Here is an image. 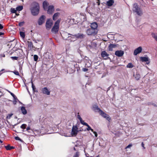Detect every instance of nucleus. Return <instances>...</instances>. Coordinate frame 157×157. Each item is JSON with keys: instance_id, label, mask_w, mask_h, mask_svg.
<instances>
[{"instance_id": "obj_1", "label": "nucleus", "mask_w": 157, "mask_h": 157, "mask_svg": "<svg viewBox=\"0 0 157 157\" xmlns=\"http://www.w3.org/2000/svg\"><path fill=\"white\" fill-rule=\"evenodd\" d=\"M30 10L33 15H37L39 12L40 6L39 3L36 2H33L30 5Z\"/></svg>"}, {"instance_id": "obj_2", "label": "nucleus", "mask_w": 157, "mask_h": 157, "mask_svg": "<svg viewBox=\"0 0 157 157\" xmlns=\"http://www.w3.org/2000/svg\"><path fill=\"white\" fill-rule=\"evenodd\" d=\"M132 11L140 16H141L143 14L142 10L139 6L137 3H135L133 5Z\"/></svg>"}, {"instance_id": "obj_3", "label": "nucleus", "mask_w": 157, "mask_h": 157, "mask_svg": "<svg viewBox=\"0 0 157 157\" xmlns=\"http://www.w3.org/2000/svg\"><path fill=\"white\" fill-rule=\"evenodd\" d=\"M61 19L59 18L55 22L54 25L52 29V32L55 33H57L59 31V25L60 21H61Z\"/></svg>"}, {"instance_id": "obj_4", "label": "nucleus", "mask_w": 157, "mask_h": 157, "mask_svg": "<svg viewBox=\"0 0 157 157\" xmlns=\"http://www.w3.org/2000/svg\"><path fill=\"white\" fill-rule=\"evenodd\" d=\"M97 33L98 31L95 30L91 28L88 29L86 31V33L88 35H94L96 34Z\"/></svg>"}, {"instance_id": "obj_5", "label": "nucleus", "mask_w": 157, "mask_h": 157, "mask_svg": "<svg viewBox=\"0 0 157 157\" xmlns=\"http://www.w3.org/2000/svg\"><path fill=\"white\" fill-rule=\"evenodd\" d=\"M78 128L77 126H73L71 133L72 136H76L77 135L78 132Z\"/></svg>"}, {"instance_id": "obj_6", "label": "nucleus", "mask_w": 157, "mask_h": 157, "mask_svg": "<svg viewBox=\"0 0 157 157\" xmlns=\"http://www.w3.org/2000/svg\"><path fill=\"white\" fill-rule=\"evenodd\" d=\"M27 43L28 47L30 49L35 50L36 49H39L41 48V46L40 47H36L34 46L33 43L31 41H28Z\"/></svg>"}, {"instance_id": "obj_7", "label": "nucleus", "mask_w": 157, "mask_h": 157, "mask_svg": "<svg viewBox=\"0 0 157 157\" xmlns=\"http://www.w3.org/2000/svg\"><path fill=\"white\" fill-rule=\"evenodd\" d=\"M46 17L44 15H42L39 18L38 23L39 25H41L45 22Z\"/></svg>"}, {"instance_id": "obj_8", "label": "nucleus", "mask_w": 157, "mask_h": 157, "mask_svg": "<svg viewBox=\"0 0 157 157\" xmlns=\"http://www.w3.org/2000/svg\"><path fill=\"white\" fill-rule=\"evenodd\" d=\"M53 25V22L52 20L48 19L46 23V27L47 29H50Z\"/></svg>"}, {"instance_id": "obj_9", "label": "nucleus", "mask_w": 157, "mask_h": 157, "mask_svg": "<svg viewBox=\"0 0 157 157\" xmlns=\"http://www.w3.org/2000/svg\"><path fill=\"white\" fill-rule=\"evenodd\" d=\"M99 113L100 115L104 118H106V119L109 121L111 120V118L109 115L103 112L102 110H101Z\"/></svg>"}, {"instance_id": "obj_10", "label": "nucleus", "mask_w": 157, "mask_h": 157, "mask_svg": "<svg viewBox=\"0 0 157 157\" xmlns=\"http://www.w3.org/2000/svg\"><path fill=\"white\" fill-rule=\"evenodd\" d=\"M119 47V45L118 44H110L108 46V49L109 51H112L113 48Z\"/></svg>"}, {"instance_id": "obj_11", "label": "nucleus", "mask_w": 157, "mask_h": 157, "mask_svg": "<svg viewBox=\"0 0 157 157\" xmlns=\"http://www.w3.org/2000/svg\"><path fill=\"white\" fill-rule=\"evenodd\" d=\"M54 11V8L53 6H50L48 8L47 13L49 14H52Z\"/></svg>"}, {"instance_id": "obj_12", "label": "nucleus", "mask_w": 157, "mask_h": 157, "mask_svg": "<svg viewBox=\"0 0 157 157\" xmlns=\"http://www.w3.org/2000/svg\"><path fill=\"white\" fill-rule=\"evenodd\" d=\"M68 35H71L77 38L82 39L85 37V35L83 34L78 33L74 35H72L68 33Z\"/></svg>"}, {"instance_id": "obj_13", "label": "nucleus", "mask_w": 157, "mask_h": 157, "mask_svg": "<svg viewBox=\"0 0 157 157\" xmlns=\"http://www.w3.org/2000/svg\"><path fill=\"white\" fill-rule=\"evenodd\" d=\"M124 54V52L122 50H117L115 52V54L118 57H121Z\"/></svg>"}, {"instance_id": "obj_14", "label": "nucleus", "mask_w": 157, "mask_h": 157, "mask_svg": "<svg viewBox=\"0 0 157 157\" xmlns=\"http://www.w3.org/2000/svg\"><path fill=\"white\" fill-rule=\"evenodd\" d=\"M41 91L43 94L49 95L50 94V92L46 87L42 88Z\"/></svg>"}, {"instance_id": "obj_15", "label": "nucleus", "mask_w": 157, "mask_h": 157, "mask_svg": "<svg viewBox=\"0 0 157 157\" xmlns=\"http://www.w3.org/2000/svg\"><path fill=\"white\" fill-rule=\"evenodd\" d=\"M142 50V48L141 47H139L135 50L134 52V54L136 55L140 53Z\"/></svg>"}, {"instance_id": "obj_16", "label": "nucleus", "mask_w": 157, "mask_h": 157, "mask_svg": "<svg viewBox=\"0 0 157 157\" xmlns=\"http://www.w3.org/2000/svg\"><path fill=\"white\" fill-rule=\"evenodd\" d=\"M91 28L94 29L95 30L98 31L97 28L98 24L96 22H93L91 24Z\"/></svg>"}, {"instance_id": "obj_17", "label": "nucleus", "mask_w": 157, "mask_h": 157, "mask_svg": "<svg viewBox=\"0 0 157 157\" xmlns=\"http://www.w3.org/2000/svg\"><path fill=\"white\" fill-rule=\"evenodd\" d=\"M109 55V54H107L105 51H103L101 52L102 57L105 59H106L108 58Z\"/></svg>"}, {"instance_id": "obj_18", "label": "nucleus", "mask_w": 157, "mask_h": 157, "mask_svg": "<svg viewBox=\"0 0 157 157\" xmlns=\"http://www.w3.org/2000/svg\"><path fill=\"white\" fill-rule=\"evenodd\" d=\"M43 4L44 10H46L48 7V6L49 5L48 3L46 1H45L43 2Z\"/></svg>"}, {"instance_id": "obj_19", "label": "nucleus", "mask_w": 157, "mask_h": 157, "mask_svg": "<svg viewBox=\"0 0 157 157\" xmlns=\"http://www.w3.org/2000/svg\"><path fill=\"white\" fill-rule=\"evenodd\" d=\"M114 2V0H109L106 3V5L109 6H112Z\"/></svg>"}, {"instance_id": "obj_20", "label": "nucleus", "mask_w": 157, "mask_h": 157, "mask_svg": "<svg viewBox=\"0 0 157 157\" xmlns=\"http://www.w3.org/2000/svg\"><path fill=\"white\" fill-rule=\"evenodd\" d=\"M60 14V13L59 12H57L55 13L53 16V20L54 21H56V20L57 19Z\"/></svg>"}, {"instance_id": "obj_21", "label": "nucleus", "mask_w": 157, "mask_h": 157, "mask_svg": "<svg viewBox=\"0 0 157 157\" xmlns=\"http://www.w3.org/2000/svg\"><path fill=\"white\" fill-rule=\"evenodd\" d=\"M140 59V60L142 62H147L149 61V59L148 57H141Z\"/></svg>"}, {"instance_id": "obj_22", "label": "nucleus", "mask_w": 157, "mask_h": 157, "mask_svg": "<svg viewBox=\"0 0 157 157\" xmlns=\"http://www.w3.org/2000/svg\"><path fill=\"white\" fill-rule=\"evenodd\" d=\"M93 109L94 111L97 110L99 113L101 110L98 107V106L96 105H94L93 107Z\"/></svg>"}, {"instance_id": "obj_23", "label": "nucleus", "mask_w": 157, "mask_h": 157, "mask_svg": "<svg viewBox=\"0 0 157 157\" xmlns=\"http://www.w3.org/2000/svg\"><path fill=\"white\" fill-rule=\"evenodd\" d=\"M5 148L7 150H10L11 149H14L15 147L13 146H11L9 144L7 146H5Z\"/></svg>"}, {"instance_id": "obj_24", "label": "nucleus", "mask_w": 157, "mask_h": 157, "mask_svg": "<svg viewBox=\"0 0 157 157\" xmlns=\"http://www.w3.org/2000/svg\"><path fill=\"white\" fill-rule=\"evenodd\" d=\"M21 109L22 112V113L23 114L25 115L27 114V111L26 109H25V107H24V106H22L21 108Z\"/></svg>"}, {"instance_id": "obj_25", "label": "nucleus", "mask_w": 157, "mask_h": 157, "mask_svg": "<svg viewBox=\"0 0 157 157\" xmlns=\"http://www.w3.org/2000/svg\"><path fill=\"white\" fill-rule=\"evenodd\" d=\"M134 76L135 79L137 80H139L140 78V75L139 74L136 73L135 75H134Z\"/></svg>"}, {"instance_id": "obj_26", "label": "nucleus", "mask_w": 157, "mask_h": 157, "mask_svg": "<svg viewBox=\"0 0 157 157\" xmlns=\"http://www.w3.org/2000/svg\"><path fill=\"white\" fill-rule=\"evenodd\" d=\"M79 17L81 19L83 18V20H84L86 19V15L85 14H84V13H80L79 15Z\"/></svg>"}, {"instance_id": "obj_27", "label": "nucleus", "mask_w": 157, "mask_h": 157, "mask_svg": "<svg viewBox=\"0 0 157 157\" xmlns=\"http://www.w3.org/2000/svg\"><path fill=\"white\" fill-rule=\"evenodd\" d=\"M85 124V126L87 127V130H91L92 132H93V129H92L91 127L87 124Z\"/></svg>"}, {"instance_id": "obj_28", "label": "nucleus", "mask_w": 157, "mask_h": 157, "mask_svg": "<svg viewBox=\"0 0 157 157\" xmlns=\"http://www.w3.org/2000/svg\"><path fill=\"white\" fill-rule=\"evenodd\" d=\"M126 67L127 68H132L134 67V65L131 63H130L127 65Z\"/></svg>"}, {"instance_id": "obj_29", "label": "nucleus", "mask_w": 157, "mask_h": 157, "mask_svg": "<svg viewBox=\"0 0 157 157\" xmlns=\"http://www.w3.org/2000/svg\"><path fill=\"white\" fill-rule=\"evenodd\" d=\"M151 35L153 38L157 41V34H155L154 33H151Z\"/></svg>"}, {"instance_id": "obj_30", "label": "nucleus", "mask_w": 157, "mask_h": 157, "mask_svg": "<svg viewBox=\"0 0 157 157\" xmlns=\"http://www.w3.org/2000/svg\"><path fill=\"white\" fill-rule=\"evenodd\" d=\"M32 89H33V91L37 92V90H36V91L35 90L36 88L35 86L34 85L33 82L32 81Z\"/></svg>"}, {"instance_id": "obj_31", "label": "nucleus", "mask_w": 157, "mask_h": 157, "mask_svg": "<svg viewBox=\"0 0 157 157\" xmlns=\"http://www.w3.org/2000/svg\"><path fill=\"white\" fill-rule=\"evenodd\" d=\"M23 9L22 6H19L16 8V10L18 11H21Z\"/></svg>"}, {"instance_id": "obj_32", "label": "nucleus", "mask_w": 157, "mask_h": 157, "mask_svg": "<svg viewBox=\"0 0 157 157\" xmlns=\"http://www.w3.org/2000/svg\"><path fill=\"white\" fill-rule=\"evenodd\" d=\"M20 36L23 38H24L25 36V33L23 32H20Z\"/></svg>"}, {"instance_id": "obj_33", "label": "nucleus", "mask_w": 157, "mask_h": 157, "mask_svg": "<svg viewBox=\"0 0 157 157\" xmlns=\"http://www.w3.org/2000/svg\"><path fill=\"white\" fill-rule=\"evenodd\" d=\"M34 60L35 61H37L38 60V57L37 55H34Z\"/></svg>"}, {"instance_id": "obj_34", "label": "nucleus", "mask_w": 157, "mask_h": 157, "mask_svg": "<svg viewBox=\"0 0 157 157\" xmlns=\"http://www.w3.org/2000/svg\"><path fill=\"white\" fill-rule=\"evenodd\" d=\"M12 72L14 74L17 75L19 76L20 74L19 72L17 71H12Z\"/></svg>"}, {"instance_id": "obj_35", "label": "nucleus", "mask_w": 157, "mask_h": 157, "mask_svg": "<svg viewBox=\"0 0 157 157\" xmlns=\"http://www.w3.org/2000/svg\"><path fill=\"white\" fill-rule=\"evenodd\" d=\"M27 125L26 124H23L21 126V128L22 129H25L26 128Z\"/></svg>"}, {"instance_id": "obj_36", "label": "nucleus", "mask_w": 157, "mask_h": 157, "mask_svg": "<svg viewBox=\"0 0 157 157\" xmlns=\"http://www.w3.org/2000/svg\"><path fill=\"white\" fill-rule=\"evenodd\" d=\"M25 23L24 21L18 23V25L19 26L21 27L23 26Z\"/></svg>"}, {"instance_id": "obj_37", "label": "nucleus", "mask_w": 157, "mask_h": 157, "mask_svg": "<svg viewBox=\"0 0 157 157\" xmlns=\"http://www.w3.org/2000/svg\"><path fill=\"white\" fill-rule=\"evenodd\" d=\"M79 152L78 151L76 152L73 157H79Z\"/></svg>"}, {"instance_id": "obj_38", "label": "nucleus", "mask_w": 157, "mask_h": 157, "mask_svg": "<svg viewBox=\"0 0 157 157\" xmlns=\"http://www.w3.org/2000/svg\"><path fill=\"white\" fill-rule=\"evenodd\" d=\"M17 10H16L14 9H11V13H16L17 12Z\"/></svg>"}, {"instance_id": "obj_39", "label": "nucleus", "mask_w": 157, "mask_h": 157, "mask_svg": "<svg viewBox=\"0 0 157 157\" xmlns=\"http://www.w3.org/2000/svg\"><path fill=\"white\" fill-rule=\"evenodd\" d=\"M11 58L13 59V60H17L18 59V57L17 56H11Z\"/></svg>"}, {"instance_id": "obj_40", "label": "nucleus", "mask_w": 157, "mask_h": 157, "mask_svg": "<svg viewBox=\"0 0 157 157\" xmlns=\"http://www.w3.org/2000/svg\"><path fill=\"white\" fill-rule=\"evenodd\" d=\"M80 121L81 124L84 125H85V124H87V123L85 122L84 121H83L82 119L80 120Z\"/></svg>"}, {"instance_id": "obj_41", "label": "nucleus", "mask_w": 157, "mask_h": 157, "mask_svg": "<svg viewBox=\"0 0 157 157\" xmlns=\"http://www.w3.org/2000/svg\"><path fill=\"white\" fill-rule=\"evenodd\" d=\"M30 129H31V128H30V126H28L26 128V131H28V132H30L29 131V130H30Z\"/></svg>"}, {"instance_id": "obj_42", "label": "nucleus", "mask_w": 157, "mask_h": 157, "mask_svg": "<svg viewBox=\"0 0 157 157\" xmlns=\"http://www.w3.org/2000/svg\"><path fill=\"white\" fill-rule=\"evenodd\" d=\"M15 139L17 140H21V139L19 137H18L17 136H15Z\"/></svg>"}, {"instance_id": "obj_43", "label": "nucleus", "mask_w": 157, "mask_h": 157, "mask_svg": "<svg viewBox=\"0 0 157 157\" xmlns=\"http://www.w3.org/2000/svg\"><path fill=\"white\" fill-rule=\"evenodd\" d=\"M132 146V144H129L128 146H127V147H126L125 148V149H126L128 148H129V147H130Z\"/></svg>"}, {"instance_id": "obj_44", "label": "nucleus", "mask_w": 157, "mask_h": 157, "mask_svg": "<svg viewBox=\"0 0 157 157\" xmlns=\"http://www.w3.org/2000/svg\"><path fill=\"white\" fill-rule=\"evenodd\" d=\"M13 98L14 99V100L17 101H19V100L18 99L17 97H16V96L15 95L14 96V97H13Z\"/></svg>"}, {"instance_id": "obj_45", "label": "nucleus", "mask_w": 157, "mask_h": 157, "mask_svg": "<svg viewBox=\"0 0 157 157\" xmlns=\"http://www.w3.org/2000/svg\"><path fill=\"white\" fill-rule=\"evenodd\" d=\"M17 101H17L13 100V103L14 105H16L17 103Z\"/></svg>"}, {"instance_id": "obj_46", "label": "nucleus", "mask_w": 157, "mask_h": 157, "mask_svg": "<svg viewBox=\"0 0 157 157\" xmlns=\"http://www.w3.org/2000/svg\"><path fill=\"white\" fill-rule=\"evenodd\" d=\"M77 118L78 119H79V121L81 120V119H82L80 115L78 114L77 115Z\"/></svg>"}, {"instance_id": "obj_47", "label": "nucleus", "mask_w": 157, "mask_h": 157, "mask_svg": "<svg viewBox=\"0 0 157 157\" xmlns=\"http://www.w3.org/2000/svg\"><path fill=\"white\" fill-rule=\"evenodd\" d=\"M82 70L86 72L88 70V69L86 68H83Z\"/></svg>"}, {"instance_id": "obj_48", "label": "nucleus", "mask_w": 157, "mask_h": 157, "mask_svg": "<svg viewBox=\"0 0 157 157\" xmlns=\"http://www.w3.org/2000/svg\"><path fill=\"white\" fill-rule=\"evenodd\" d=\"M93 133L94 134V135H95V136L96 137H97V136H98V134H97V133L95 132V131H93Z\"/></svg>"}, {"instance_id": "obj_49", "label": "nucleus", "mask_w": 157, "mask_h": 157, "mask_svg": "<svg viewBox=\"0 0 157 157\" xmlns=\"http://www.w3.org/2000/svg\"><path fill=\"white\" fill-rule=\"evenodd\" d=\"M3 26L2 25L0 24V29H2L3 28Z\"/></svg>"}, {"instance_id": "obj_50", "label": "nucleus", "mask_w": 157, "mask_h": 157, "mask_svg": "<svg viewBox=\"0 0 157 157\" xmlns=\"http://www.w3.org/2000/svg\"><path fill=\"white\" fill-rule=\"evenodd\" d=\"M10 93V94L11 95V96L13 97H14V96H15V95L13 94V93H12L10 92H9Z\"/></svg>"}, {"instance_id": "obj_51", "label": "nucleus", "mask_w": 157, "mask_h": 157, "mask_svg": "<svg viewBox=\"0 0 157 157\" xmlns=\"http://www.w3.org/2000/svg\"><path fill=\"white\" fill-rule=\"evenodd\" d=\"M141 145H142V146L143 147H144V149L145 148V147H144V143L143 142H142V143H141Z\"/></svg>"}, {"instance_id": "obj_52", "label": "nucleus", "mask_w": 157, "mask_h": 157, "mask_svg": "<svg viewBox=\"0 0 157 157\" xmlns=\"http://www.w3.org/2000/svg\"><path fill=\"white\" fill-rule=\"evenodd\" d=\"M4 34V33L0 32V36H1V35H3Z\"/></svg>"}, {"instance_id": "obj_53", "label": "nucleus", "mask_w": 157, "mask_h": 157, "mask_svg": "<svg viewBox=\"0 0 157 157\" xmlns=\"http://www.w3.org/2000/svg\"><path fill=\"white\" fill-rule=\"evenodd\" d=\"M90 66V65L89 66H87V64H86L85 67H89Z\"/></svg>"}, {"instance_id": "obj_54", "label": "nucleus", "mask_w": 157, "mask_h": 157, "mask_svg": "<svg viewBox=\"0 0 157 157\" xmlns=\"http://www.w3.org/2000/svg\"><path fill=\"white\" fill-rule=\"evenodd\" d=\"M0 142L1 143H2V141L1 140H0Z\"/></svg>"}, {"instance_id": "obj_55", "label": "nucleus", "mask_w": 157, "mask_h": 157, "mask_svg": "<svg viewBox=\"0 0 157 157\" xmlns=\"http://www.w3.org/2000/svg\"><path fill=\"white\" fill-rule=\"evenodd\" d=\"M74 150L75 151V150H76V149H75V147H74Z\"/></svg>"}, {"instance_id": "obj_56", "label": "nucleus", "mask_w": 157, "mask_h": 157, "mask_svg": "<svg viewBox=\"0 0 157 157\" xmlns=\"http://www.w3.org/2000/svg\"><path fill=\"white\" fill-rule=\"evenodd\" d=\"M16 14L17 15H18L19 14H17L16 13Z\"/></svg>"}, {"instance_id": "obj_57", "label": "nucleus", "mask_w": 157, "mask_h": 157, "mask_svg": "<svg viewBox=\"0 0 157 157\" xmlns=\"http://www.w3.org/2000/svg\"><path fill=\"white\" fill-rule=\"evenodd\" d=\"M147 64H148L149 63V62H148V63H147Z\"/></svg>"}, {"instance_id": "obj_58", "label": "nucleus", "mask_w": 157, "mask_h": 157, "mask_svg": "<svg viewBox=\"0 0 157 157\" xmlns=\"http://www.w3.org/2000/svg\"><path fill=\"white\" fill-rule=\"evenodd\" d=\"M96 157H99V156L98 155V156H97Z\"/></svg>"}, {"instance_id": "obj_59", "label": "nucleus", "mask_w": 157, "mask_h": 157, "mask_svg": "<svg viewBox=\"0 0 157 157\" xmlns=\"http://www.w3.org/2000/svg\"><path fill=\"white\" fill-rule=\"evenodd\" d=\"M154 106H156V105H155Z\"/></svg>"}, {"instance_id": "obj_60", "label": "nucleus", "mask_w": 157, "mask_h": 157, "mask_svg": "<svg viewBox=\"0 0 157 157\" xmlns=\"http://www.w3.org/2000/svg\"><path fill=\"white\" fill-rule=\"evenodd\" d=\"M75 63L76 64H77V63Z\"/></svg>"}, {"instance_id": "obj_61", "label": "nucleus", "mask_w": 157, "mask_h": 157, "mask_svg": "<svg viewBox=\"0 0 157 157\" xmlns=\"http://www.w3.org/2000/svg\"><path fill=\"white\" fill-rule=\"evenodd\" d=\"M75 63L76 64H77V63Z\"/></svg>"}, {"instance_id": "obj_62", "label": "nucleus", "mask_w": 157, "mask_h": 157, "mask_svg": "<svg viewBox=\"0 0 157 157\" xmlns=\"http://www.w3.org/2000/svg\"><path fill=\"white\" fill-rule=\"evenodd\" d=\"M75 63L76 64H77V63Z\"/></svg>"}, {"instance_id": "obj_63", "label": "nucleus", "mask_w": 157, "mask_h": 157, "mask_svg": "<svg viewBox=\"0 0 157 157\" xmlns=\"http://www.w3.org/2000/svg\"><path fill=\"white\" fill-rule=\"evenodd\" d=\"M75 64H74V65L75 66Z\"/></svg>"}, {"instance_id": "obj_64", "label": "nucleus", "mask_w": 157, "mask_h": 157, "mask_svg": "<svg viewBox=\"0 0 157 157\" xmlns=\"http://www.w3.org/2000/svg\"><path fill=\"white\" fill-rule=\"evenodd\" d=\"M1 92V91H0V93Z\"/></svg>"}]
</instances>
